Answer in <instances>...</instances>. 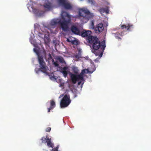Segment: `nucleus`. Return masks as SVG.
Wrapping results in <instances>:
<instances>
[{
  "label": "nucleus",
  "instance_id": "f257e3e1",
  "mask_svg": "<svg viewBox=\"0 0 151 151\" xmlns=\"http://www.w3.org/2000/svg\"><path fill=\"white\" fill-rule=\"evenodd\" d=\"M88 41L91 47H92V52L96 56H99L100 58L101 57L106 46L105 41L100 42L96 37L91 36L88 37Z\"/></svg>",
  "mask_w": 151,
  "mask_h": 151
},
{
  "label": "nucleus",
  "instance_id": "f03ea898",
  "mask_svg": "<svg viewBox=\"0 0 151 151\" xmlns=\"http://www.w3.org/2000/svg\"><path fill=\"white\" fill-rule=\"evenodd\" d=\"M61 16L63 20L59 18L54 19L50 21V26L54 28L58 24L60 25L64 31H67L69 28L68 24L71 22V15L67 12L63 11L61 13Z\"/></svg>",
  "mask_w": 151,
  "mask_h": 151
},
{
  "label": "nucleus",
  "instance_id": "7ed1b4c3",
  "mask_svg": "<svg viewBox=\"0 0 151 151\" xmlns=\"http://www.w3.org/2000/svg\"><path fill=\"white\" fill-rule=\"evenodd\" d=\"M94 16L93 13L90 12L87 8H83L79 9L77 18L80 19L82 22L86 23Z\"/></svg>",
  "mask_w": 151,
  "mask_h": 151
},
{
  "label": "nucleus",
  "instance_id": "20e7f679",
  "mask_svg": "<svg viewBox=\"0 0 151 151\" xmlns=\"http://www.w3.org/2000/svg\"><path fill=\"white\" fill-rule=\"evenodd\" d=\"M34 52L38 56V58L40 68L38 69L36 68L35 71L37 73H38L40 71L44 73H46L47 67L46 66L43 57L42 56L40 55L39 51L36 48H34Z\"/></svg>",
  "mask_w": 151,
  "mask_h": 151
},
{
  "label": "nucleus",
  "instance_id": "39448f33",
  "mask_svg": "<svg viewBox=\"0 0 151 151\" xmlns=\"http://www.w3.org/2000/svg\"><path fill=\"white\" fill-rule=\"evenodd\" d=\"M88 70L86 69H84L82 70L81 73L79 75H76L74 74H71L70 77L72 83L73 84H75L77 81L80 80L82 81L84 80L83 75L87 71V72Z\"/></svg>",
  "mask_w": 151,
  "mask_h": 151
},
{
  "label": "nucleus",
  "instance_id": "423d86ee",
  "mask_svg": "<svg viewBox=\"0 0 151 151\" xmlns=\"http://www.w3.org/2000/svg\"><path fill=\"white\" fill-rule=\"evenodd\" d=\"M71 101L69 95H65L60 102L61 107L65 108L67 107L70 103Z\"/></svg>",
  "mask_w": 151,
  "mask_h": 151
},
{
  "label": "nucleus",
  "instance_id": "0eeeda50",
  "mask_svg": "<svg viewBox=\"0 0 151 151\" xmlns=\"http://www.w3.org/2000/svg\"><path fill=\"white\" fill-rule=\"evenodd\" d=\"M46 137H42L41 140L42 141V143H47V145L49 147L53 148L54 147L53 144L51 142V138H49L48 136H46Z\"/></svg>",
  "mask_w": 151,
  "mask_h": 151
},
{
  "label": "nucleus",
  "instance_id": "6e6552de",
  "mask_svg": "<svg viewBox=\"0 0 151 151\" xmlns=\"http://www.w3.org/2000/svg\"><path fill=\"white\" fill-rule=\"evenodd\" d=\"M60 4L65 9H70L72 8L71 5L69 3L67 2L65 0H58Z\"/></svg>",
  "mask_w": 151,
  "mask_h": 151
},
{
  "label": "nucleus",
  "instance_id": "1a4fd4ad",
  "mask_svg": "<svg viewBox=\"0 0 151 151\" xmlns=\"http://www.w3.org/2000/svg\"><path fill=\"white\" fill-rule=\"evenodd\" d=\"M92 33L91 31L89 30H83L81 32L79 35L81 36L82 37H88L91 35H90Z\"/></svg>",
  "mask_w": 151,
  "mask_h": 151
},
{
  "label": "nucleus",
  "instance_id": "9d476101",
  "mask_svg": "<svg viewBox=\"0 0 151 151\" xmlns=\"http://www.w3.org/2000/svg\"><path fill=\"white\" fill-rule=\"evenodd\" d=\"M71 30L73 34L79 35L81 32L78 27L75 25H72L71 26Z\"/></svg>",
  "mask_w": 151,
  "mask_h": 151
},
{
  "label": "nucleus",
  "instance_id": "9b49d317",
  "mask_svg": "<svg viewBox=\"0 0 151 151\" xmlns=\"http://www.w3.org/2000/svg\"><path fill=\"white\" fill-rule=\"evenodd\" d=\"M103 25L102 23L97 24L94 28V30L96 33H99L101 32L104 29Z\"/></svg>",
  "mask_w": 151,
  "mask_h": 151
},
{
  "label": "nucleus",
  "instance_id": "f8f14e48",
  "mask_svg": "<svg viewBox=\"0 0 151 151\" xmlns=\"http://www.w3.org/2000/svg\"><path fill=\"white\" fill-rule=\"evenodd\" d=\"M121 27L122 29L125 28L129 31H132L134 28L133 25L130 23L127 24L126 25L124 24L121 25Z\"/></svg>",
  "mask_w": 151,
  "mask_h": 151
},
{
  "label": "nucleus",
  "instance_id": "ddd939ff",
  "mask_svg": "<svg viewBox=\"0 0 151 151\" xmlns=\"http://www.w3.org/2000/svg\"><path fill=\"white\" fill-rule=\"evenodd\" d=\"M68 68V67L65 66L60 69L61 72L63 73L64 77H66L67 76L68 72L66 70Z\"/></svg>",
  "mask_w": 151,
  "mask_h": 151
},
{
  "label": "nucleus",
  "instance_id": "4468645a",
  "mask_svg": "<svg viewBox=\"0 0 151 151\" xmlns=\"http://www.w3.org/2000/svg\"><path fill=\"white\" fill-rule=\"evenodd\" d=\"M99 11L101 14L104 12H105L107 14L109 13V9L107 7L106 8H100L99 9Z\"/></svg>",
  "mask_w": 151,
  "mask_h": 151
},
{
  "label": "nucleus",
  "instance_id": "2eb2a0df",
  "mask_svg": "<svg viewBox=\"0 0 151 151\" xmlns=\"http://www.w3.org/2000/svg\"><path fill=\"white\" fill-rule=\"evenodd\" d=\"M50 106L49 108H48V112H50V110L53 109L55 106V103L54 101L51 100L50 101Z\"/></svg>",
  "mask_w": 151,
  "mask_h": 151
},
{
  "label": "nucleus",
  "instance_id": "dca6fc26",
  "mask_svg": "<svg viewBox=\"0 0 151 151\" xmlns=\"http://www.w3.org/2000/svg\"><path fill=\"white\" fill-rule=\"evenodd\" d=\"M44 7L46 9V10L48 11L50 10L51 9V4L50 2H48L45 3L43 5Z\"/></svg>",
  "mask_w": 151,
  "mask_h": 151
},
{
  "label": "nucleus",
  "instance_id": "f3484780",
  "mask_svg": "<svg viewBox=\"0 0 151 151\" xmlns=\"http://www.w3.org/2000/svg\"><path fill=\"white\" fill-rule=\"evenodd\" d=\"M57 59L58 60L59 62L61 63H65V62L63 58L62 57H59L57 58Z\"/></svg>",
  "mask_w": 151,
  "mask_h": 151
},
{
  "label": "nucleus",
  "instance_id": "a211bd4d",
  "mask_svg": "<svg viewBox=\"0 0 151 151\" xmlns=\"http://www.w3.org/2000/svg\"><path fill=\"white\" fill-rule=\"evenodd\" d=\"M70 42L73 45H77L78 44V41L75 39L71 40Z\"/></svg>",
  "mask_w": 151,
  "mask_h": 151
},
{
  "label": "nucleus",
  "instance_id": "6ab92c4d",
  "mask_svg": "<svg viewBox=\"0 0 151 151\" xmlns=\"http://www.w3.org/2000/svg\"><path fill=\"white\" fill-rule=\"evenodd\" d=\"M48 59L49 60L52 59V62L54 61V60L52 58V56L50 53H49L48 55Z\"/></svg>",
  "mask_w": 151,
  "mask_h": 151
},
{
  "label": "nucleus",
  "instance_id": "aec40b11",
  "mask_svg": "<svg viewBox=\"0 0 151 151\" xmlns=\"http://www.w3.org/2000/svg\"><path fill=\"white\" fill-rule=\"evenodd\" d=\"M88 2L94 5L95 4V2L94 0H88Z\"/></svg>",
  "mask_w": 151,
  "mask_h": 151
},
{
  "label": "nucleus",
  "instance_id": "412c9836",
  "mask_svg": "<svg viewBox=\"0 0 151 151\" xmlns=\"http://www.w3.org/2000/svg\"><path fill=\"white\" fill-rule=\"evenodd\" d=\"M73 70L74 72L75 73H77L78 72V70L77 68L76 67H74L73 68Z\"/></svg>",
  "mask_w": 151,
  "mask_h": 151
},
{
  "label": "nucleus",
  "instance_id": "4be33fe9",
  "mask_svg": "<svg viewBox=\"0 0 151 151\" xmlns=\"http://www.w3.org/2000/svg\"><path fill=\"white\" fill-rule=\"evenodd\" d=\"M119 34V35H120V33L118 32H116V33H115V37L116 38L118 39H121V38L118 36Z\"/></svg>",
  "mask_w": 151,
  "mask_h": 151
},
{
  "label": "nucleus",
  "instance_id": "5701e85b",
  "mask_svg": "<svg viewBox=\"0 0 151 151\" xmlns=\"http://www.w3.org/2000/svg\"><path fill=\"white\" fill-rule=\"evenodd\" d=\"M54 65L56 66V67H58L59 66V64H58V63L57 62V61L54 62V61L53 62H52Z\"/></svg>",
  "mask_w": 151,
  "mask_h": 151
},
{
  "label": "nucleus",
  "instance_id": "b1692460",
  "mask_svg": "<svg viewBox=\"0 0 151 151\" xmlns=\"http://www.w3.org/2000/svg\"><path fill=\"white\" fill-rule=\"evenodd\" d=\"M51 128L50 127H47L46 129V131L47 132H49L50 131Z\"/></svg>",
  "mask_w": 151,
  "mask_h": 151
},
{
  "label": "nucleus",
  "instance_id": "393cba45",
  "mask_svg": "<svg viewBox=\"0 0 151 151\" xmlns=\"http://www.w3.org/2000/svg\"><path fill=\"white\" fill-rule=\"evenodd\" d=\"M34 12H35V13L37 14L38 10L36 9H35L34 10Z\"/></svg>",
  "mask_w": 151,
  "mask_h": 151
},
{
  "label": "nucleus",
  "instance_id": "a878e982",
  "mask_svg": "<svg viewBox=\"0 0 151 151\" xmlns=\"http://www.w3.org/2000/svg\"><path fill=\"white\" fill-rule=\"evenodd\" d=\"M70 40H71L69 39H68V38L67 39V42H70Z\"/></svg>",
  "mask_w": 151,
  "mask_h": 151
},
{
  "label": "nucleus",
  "instance_id": "bb28decb",
  "mask_svg": "<svg viewBox=\"0 0 151 151\" xmlns=\"http://www.w3.org/2000/svg\"><path fill=\"white\" fill-rule=\"evenodd\" d=\"M52 151H58L57 149H52Z\"/></svg>",
  "mask_w": 151,
  "mask_h": 151
},
{
  "label": "nucleus",
  "instance_id": "cd10ccee",
  "mask_svg": "<svg viewBox=\"0 0 151 151\" xmlns=\"http://www.w3.org/2000/svg\"><path fill=\"white\" fill-rule=\"evenodd\" d=\"M55 76H53L50 77V79H52L55 78Z\"/></svg>",
  "mask_w": 151,
  "mask_h": 151
},
{
  "label": "nucleus",
  "instance_id": "c85d7f7f",
  "mask_svg": "<svg viewBox=\"0 0 151 151\" xmlns=\"http://www.w3.org/2000/svg\"><path fill=\"white\" fill-rule=\"evenodd\" d=\"M63 96H64V94H61V95H60V96H59V98H61V97H63Z\"/></svg>",
  "mask_w": 151,
  "mask_h": 151
},
{
  "label": "nucleus",
  "instance_id": "c756f323",
  "mask_svg": "<svg viewBox=\"0 0 151 151\" xmlns=\"http://www.w3.org/2000/svg\"><path fill=\"white\" fill-rule=\"evenodd\" d=\"M91 24L92 25L93 27L94 24V23L93 22V21H92L91 22Z\"/></svg>",
  "mask_w": 151,
  "mask_h": 151
},
{
  "label": "nucleus",
  "instance_id": "7c9ffc66",
  "mask_svg": "<svg viewBox=\"0 0 151 151\" xmlns=\"http://www.w3.org/2000/svg\"><path fill=\"white\" fill-rule=\"evenodd\" d=\"M81 83V81H80L78 82V85H80Z\"/></svg>",
  "mask_w": 151,
  "mask_h": 151
},
{
  "label": "nucleus",
  "instance_id": "2f4dec72",
  "mask_svg": "<svg viewBox=\"0 0 151 151\" xmlns=\"http://www.w3.org/2000/svg\"><path fill=\"white\" fill-rule=\"evenodd\" d=\"M96 61H97V60H95V62H96Z\"/></svg>",
  "mask_w": 151,
  "mask_h": 151
},
{
  "label": "nucleus",
  "instance_id": "473e14b6",
  "mask_svg": "<svg viewBox=\"0 0 151 151\" xmlns=\"http://www.w3.org/2000/svg\"><path fill=\"white\" fill-rule=\"evenodd\" d=\"M83 83H82V85H83Z\"/></svg>",
  "mask_w": 151,
  "mask_h": 151
}]
</instances>
